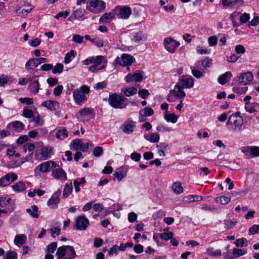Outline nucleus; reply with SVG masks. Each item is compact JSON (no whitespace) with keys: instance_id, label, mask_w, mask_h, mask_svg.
Listing matches in <instances>:
<instances>
[{"instance_id":"obj_2","label":"nucleus","mask_w":259,"mask_h":259,"mask_svg":"<svg viewBox=\"0 0 259 259\" xmlns=\"http://www.w3.org/2000/svg\"><path fill=\"white\" fill-rule=\"evenodd\" d=\"M56 255L57 259H74L76 253L73 246L63 245L58 248Z\"/></svg>"},{"instance_id":"obj_33","label":"nucleus","mask_w":259,"mask_h":259,"mask_svg":"<svg viewBox=\"0 0 259 259\" xmlns=\"http://www.w3.org/2000/svg\"><path fill=\"white\" fill-rule=\"evenodd\" d=\"M12 187L13 190L16 192H21L26 189L25 183L22 181H19L14 184Z\"/></svg>"},{"instance_id":"obj_54","label":"nucleus","mask_w":259,"mask_h":259,"mask_svg":"<svg viewBox=\"0 0 259 259\" xmlns=\"http://www.w3.org/2000/svg\"><path fill=\"white\" fill-rule=\"evenodd\" d=\"M161 239H163L165 241H167L169 239L172 238L174 236V234L172 232H163L159 234Z\"/></svg>"},{"instance_id":"obj_47","label":"nucleus","mask_w":259,"mask_h":259,"mask_svg":"<svg viewBox=\"0 0 259 259\" xmlns=\"http://www.w3.org/2000/svg\"><path fill=\"white\" fill-rule=\"evenodd\" d=\"M34 112L27 108H24L23 110L22 115L25 118H31L34 116Z\"/></svg>"},{"instance_id":"obj_39","label":"nucleus","mask_w":259,"mask_h":259,"mask_svg":"<svg viewBox=\"0 0 259 259\" xmlns=\"http://www.w3.org/2000/svg\"><path fill=\"white\" fill-rule=\"evenodd\" d=\"M121 92L125 96L130 97L137 94V89L135 87H130L122 89Z\"/></svg>"},{"instance_id":"obj_50","label":"nucleus","mask_w":259,"mask_h":259,"mask_svg":"<svg viewBox=\"0 0 259 259\" xmlns=\"http://www.w3.org/2000/svg\"><path fill=\"white\" fill-rule=\"evenodd\" d=\"M247 87H235L233 88V91L238 94H245L247 91Z\"/></svg>"},{"instance_id":"obj_5","label":"nucleus","mask_w":259,"mask_h":259,"mask_svg":"<svg viewBox=\"0 0 259 259\" xmlns=\"http://www.w3.org/2000/svg\"><path fill=\"white\" fill-rule=\"evenodd\" d=\"M243 123V119L242 117H236L234 114H231L227 121V125H230V130L234 132L239 131Z\"/></svg>"},{"instance_id":"obj_11","label":"nucleus","mask_w":259,"mask_h":259,"mask_svg":"<svg viewBox=\"0 0 259 259\" xmlns=\"http://www.w3.org/2000/svg\"><path fill=\"white\" fill-rule=\"evenodd\" d=\"M18 178L17 174L13 172H9L0 179V186L5 187L8 186Z\"/></svg>"},{"instance_id":"obj_25","label":"nucleus","mask_w":259,"mask_h":259,"mask_svg":"<svg viewBox=\"0 0 259 259\" xmlns=\"http://www.w3.org/2000/svg\"><path fill=\"white\" fill-rule=\"evenodd\" d=\"M136 127L135 122L130 120L126 121L123 125L122 131L126 134H132Z\"/></svg>"},{"instance_id":"obj_44","label":"nucleus","mask_w":259,"mask_h":259,"mask_svg":"<svg viewBox=\"0 0 259 259\" xmlns=\"http://www.w3.org/2000/svg\"><path fill=\"white\" fill-rule=\"evenodd\" d=\"M172 189L174 193L176 194H181L183 192V188L180 182H175L172 186Z\"/></svg>"},{"instance_id":"obj_38","label":"nucleus","mask_w":259,"mask_h":259,"mask_svg":"<svg viewBox=\"0 0 259 259\" xmlns=\"http://www.w3.org/2000/svg\"><path fill=\"white\" fill-rule=\"evenodd\" d=\"M38 208L35 205H33L30 208L26 209V212L30 214L34 218H38L39 214H38Z\"/></svg>"},{"instance_id":"obj_23","label":"nucleus","mask_w":259,"mask_h":259,"mask_svg":"<svg viewBox=\"0 0 259 259\" xmlns=\"http://www.w3.org/2000/svg\"><path fill=\"white\" fill-rule=\"evenodd\" d=\"M32 9V6L29 4H26L23 6V7H19L17 9L16 12L18 16L24 17L30 12Z\"/></svg>"},{"instance_id":"obj_62","label":"nucleus","mask_w":259,"mask_h":259,"mask_svg":"<svg viewBox=\"0 0 259 259\" xmlns=\"http://www.w3.org/2000/svg\"><path fill=\"white\" fill-rule=\"evenodd\" d=\"M19 101L22 104H26L28 105H30L33 103V100L32 98L28 97L26 98H20Z\"/></svg>"},{"instance_id":"obj_48","label":"nucleus","mask_w":259,"mask_h":259,"mask_svg":"<svg viewBox=\"0 0 259 259\" xmlns=\"http://www.w3.org/2000/svg\"><path fill=\"white\" fill-rule=\"evenodd\" d=\"M247 240L246 238H242L240 239H238L236 240L235 242V244L236 247H242L243 246H247Z\"/></svg>"},{"instance_id":"obj_59","label":"nucleus","mask_w":259,"mask_h":259,"mask_svg":"<svg viewBox=\"0 0 259 259\" xmlns=\"http://www.w3.org/2000/svg\"><path fill=\"white\" fill-rule=\"evenodd\" d=\"M35 145L32 143H26L24 145L23 149L24 152H26L27 151L29 152H32L35 149Z\"/></svg>"},{"instance_id":"obj_13","label":"nucleus","mask_w":259,"mask_h":259,"mask_svg":"<svg viewBox=\"0 0 259 259\" xmlns=\"http://www.w3.org/2000/svg\"><path fill=\"white\" fill-rule=\"evenodd\" d=\"M89 225V220L84 215L79 216L76 219V229L85 230Z\"/></svg>"},{"instance_id":"obj_19","label":"nucleus","mask_w":259,"mask_h":259,"mask_svg":"<svg viewBox=\"0 0 259 259\" xmlns=\"http://www.w3.org/2000/svg\"><path fill=\"white\" fill-rule=\"evenodd\" d=\"M194 80L192 76L184 77V76H183L181 79V85H180V86L183 89L192 88L194 86Z\"/></svg>"},{"instance_id":"obj_37","label":"nucleus","mask_w":259,"mask_h":259,"mask_svg":"<svg viewBox=\"0 0 259 259\" xmlns=\"http://www.w3.org/2000/svg\"><path fill=\"white\" fill-rule=\"evenodd\" d=\"M164 118L168 122L173 123L177 122L178 120L177 116L174 113H168L167 111L164 114Z\"/></svg>"},{"instance_id":"obj_49","label":"nucleus","mask_w":259,"mask_h":259,"mask_svg":"<svg viewBox=\"0 0 259 259\" xmlns=\"http://www.w3.org/2000/svg\"><path fill=\"white\" fill-rule=\"evenodd\" d=\"M231 200V199L229 197L227 196H220L216 198L215 201L218 203H220L222 204H226L229 203Z\"/></svg>"},{"instance_id":"obj_61","label":"nucleus","mask_w":259,"mask_h":259,"mask_svg":"<svg viewBox=\"0 0 259 259\" xmlns=\"http://www.w3.org/2000/svg\"><path fill=\"white\" fill-rule=\"evenodd\" d=\"M107 82L106 81L98 82L94 85V88L96 90L103 89L106 87Z\"/></svg>"},{"instance_id":"obj_4","label":"nucleus","mask_w":259,"mask_h":259,"mask_svg":"<svg viewBox=\"0 0 259 259\" xmlns=\"http://www.w3.org/2000/svg\"><path fill=\"white\" fill-rule=\"evenodd\" d=\"M106 4L102 0H90L87 1L86 9L94 14L101 12L105 9Z\"/></svg>"},{"instance_id":"obj_7","label":"nucleus","mask_w":259,"mask_h":259,"mask_svg":"<svg viewBox=\"0 0 259 259\" xmlns=\"http://www.w3.org/2000/svg\"><path fill=\"white\" fill-rule=\"evenodd\" d=\"M57 166V164L54 161H48L41 163L37 166L35 169V172H36L37 170H39L43 173L48 172L51 170H53Z\"/></svg>"},{"instance_id":"obj_63","label":"nucleus","mask_w":259,"mask_h":259,"mask_svg":"<svg viewBox=\"0 0 259 259\" xmlns=\"http://www.w3.org/2000/svg\"><path fill=\"white\" fill-rule=\"evenodd\" d=\"M236 223V221H233L231 220H226L224 221L225 227L228 229L233 228Z\"/></svg>"},{"instance_id":"obj_27","label":"nucleus","mask_w":259,"mask_h":259,"mask_svg":"<svg viewBox=\"0 0 259 259\" xmlns=\"http://www.w3.org/2000/svg\"><path fill=\"white\" fill-rule=\"evenodd\" d=\"M258 108L259 103L257 102L251 103L250 102H248L247 103H246L245 105V110L249 113H253L255 112L256 109Z\"/></svg>"},{"instance_id":"obj_52","label":"nucleus","mask_w":259,"mask_h":259,"mask_svg":"<svg viewBox=\"0 0 259 259\" xmlns=\"http://www.w3.org/2000/svg\"><path fill=\"white\" fill-rule=\"evenodd\" d=\"M64 66L61 63H57L54 67H53L52 73L53 74L61 73L63 69Z\"/></svg>"},{"instance_id":"obj_55","label":"nucleus","mask_w":259,"mask_h":259,"mask_svg":"<svg viewBox=\"0 0 259 259\" xmlns=\"http://www.w3.org/2000/svg\"><path fill=\"white\" fill-rule=\"evenodd\" d=\"M11 199L7 197H0V207H4L10 203Z\"/></svg>"},{"instance_id":"obj_34","label":"nucleus","mask_w":259,"mask_h":259,"mask_svg":"<svg viewBox=\"0 0 259 259\" xmlns=\"http://www.w3.org/2000/svg\"><path fill=\"white\" fill-rule=\"evenodd\" d=\"M68 136V132L66 128H62L57 131L55 137L57 139L63 140Z\"/></svg>"},{"instance_id":"obj_3","label":"nucleus","mask_w":259,"mask_h":259,"mask_svg":"<svg viewBox=\"0 0 259 259\" xmlns=\"http://www.w3.org/2000/svg\"><path fill=\"white\" fill-rule=\"evenodd\" d=\"M109 104L114 108H125L128 105L127 99L116 93L110 95L108 98Z\"/></svg>"},{"instance_id":"obj_64","label":"nucleus","mask_w":259,"mask_h":259,"mask_svg":"<svg viewBox=\"0 0 259 259\" xmlns=\"http://www.w3.org/2000/svg\"><path fill=\"white\" fill-rule=\"evenodd\" d=\"M249 15L248 14L244 13L240 18V25L246 23L249 20Z\"/></svg>"},{"instance_id":"obj_32","label":"nucleus","mask_w":259,"mask_h":259,"mask_svg":"<svg viewBox=\"0 0 259 259\" xmlns=\"http://www.w3.org/2000/svg\"><path fill=\"white\" fill-rule=\"evenodd\" d=\"M26 240V236L25 234L17 235L14 240L15 245L18 246H21L23 245Z\"/></svg>"},{"instance_id":"obj_58","label":"nucleus","mask_w":259,"mask_h":259,"mask_svg":"<svg viewBox=\"0 0 259 259\" xmlns=\"http://www.w3.org/2000/svg\"><path fill=\"white\" fill-rule=\"evenodd\" d=\"M93 153L95 157H99L103 154V148L100 146L96 147Z\"/></svg>"},{"instance_id":"obj_60","label":"nucleus","mask_w":259,"mask_h":259,"mask_svg":"<svg viewBox=\"0 0 259 259\" xmlns=\"http://www.w3.org/2000/svg\"><path fill=\"white\" fill-rule=\"evenodd\" d=\"M248 233L250 235H253L259 233V225H252L249 229Z\"/></svg>"},{"instance_id":"obj_1","label":"nucleus","mask_w":259,"mask_h":259,"mask_svg":"<svg viewBox=\"0 0 259 259\" xmlns=\"http://www.w3.org/2000/svg\"><path fill=\"white\" fill-rule=\"evenodd\" d=\"M90 91V88L86 85H83L80 89H76L73 91V98L75 103L78 105H82L87 101L86 95L89 93Z\"/></svg>"},{"instance_id":"obj_57","label":"nucleus","mask_w":259,"mask_h":259,"mask_svg":"<svg viewBox=\"0 0 259 259\" xmlns=\"http://www.w3.org/2000/svg\"><path fill=\"white\" fill-rule=\"evenodd\" d=\"M57 243L56 242H53L50 244L48 246L47 248V251L48 252L50 253H53L55 251L56 249L57 248Z\"/></svg>"},{"instance_id":"obj_31","label":"nucleus","mask_w":259,"mask_h":259,"mask_svg":"<svg viewBox=\"0 0 259 259\" xmlns=\"http://www.w3.org/2000/svg\"><path fill=\"white\" fill-rule=\"evenodd\" d=\"M52 149L51 147L41 146L40 148V154L44 158V159H47L50 158L52 154Z\"/></svg>"},{"instance_id":"obj_9","label":"nucleus","mask_w":259,"mask_h":259,"mask_svg":"<svg viewBox=\"0 0 259 259\" xmlns=\"http://www.w3.org/2000/svg\"><path fill=\"white\" fill-rule=\"evenodd\" d=\"M164 45L166 50L170 53H174L176 49L180 46L179 42L174 40L172 37L165 38L164 39Z\"/></svg>"},{"instance_id":"obj_41","label":"nucleus","mask_w":259,"mask_h":259,"mask_svg":"<svg viewBox=\"0 0 259 259\" xmlns=\"http://www.w3.org/2000/svg\"><path fill=\"white\" fill-rule=\"evenodd\" d=\"M72 186L71 182L69 184H66L63 192V196L67 198L72 192Z\"/></svg>"},{"instance_id":"obj_22","label":"nucleus","mask_w":259,"mask_h":259,"mask_svg":"<svg viewBox=\"0 0 259 259\" xmlns=\"http://www.w3.org/2000/svg\"><path fill=\"white\" fill-rule=\"evenodd\" d=\"M41 106L47 108L51 111H56L59 108V103L54 100H48L42 102Z\"/></svg>"},{"instance_id":"obj_56","label":"nucleus","mask_w":259,"mask_h":259,"mask_svg":"<svg viewBox=\"0 0 259 259\" xmlns=\"http://www.w3.org/2000/svg\"><path fill=\"white\" fill-rule=\"evenodd\" d=\"M250 155L252 157H258L259 156V147L258 146H251Z\"/></svg>"},{"instance_id":"obj_46","label":"nucleus","mask_w":259,"mask_h":259,"mask_svg":"<svg viewBox=\"0 0 259 259\" xmlns=\"http://www.w3.org/2000/svg\"><path fill=\"white\" fill-rule=\"evenodd\" d=\"M75 56L74 51L71 50L69 52L67 53L65 56L63 63L65 64H68L72 60V57Z\"/></svg>"},{"instance_id":"obj_8","label":"nucleus","mask_w":259,"mask_h":259,"mask_svg":"<svg viewBox=\"0 0 259 259\" xmlns=\"http://www.w3.org/2000/svg\"><path fill=\"white\" fill-rule=\"evenodd\" d=\"M114 12L118 17L121 19H127L132 14L131 8L127 6L116 7L114 9Z\"/></svg>"},{"instance_id":"obj_28","label":"nucleus","mask_w":259,"mask_h":259,"mask_svg":"<svg viewBox=\"0 0 259 259\" xmlns=\"http://www.w3.org/2000/svg\"><path fill=\"white\" fill-rule=\"evenodd\" d=\"M232 77V73L228 71L220 75L218 77V81L221 84L224 85L226 82L229 81Z\"/></svg>"},{"instance_id":"obj_30","label":"nucleus","mask_w":259,"mask_h":259,"mask_svg":"<svg viewBox=\"0 0 259 259\" xmlns=\"http://www.w3.org/2000/svg\"><path fill=\"white\" fill-rule=\"evenodd\" d=\"M247 253L246 249L243 250L239 248H235L233 249V255L230 257H226V259H234L241 256Z\"/></svg>"},{"instance_id":"obj_17","label":"nucleus","mask_w":259,"mask_h":259,"mask_svg":"<svg viewBox=\"0 0 259 259\" xmlns=\"http://www.w3.org/2000/svg\"><path fill=\"white\" fill-rule=\"evenodd\" d=\"M142 73H143V72H140L139 70H138L137 72L133 74L130 73L126 76L125 80L127 83L134 81L135 82H140L143 79V76Z\"/></svg>"},{"instance_id":"obj_16","label":"nucleus","mask_w":259,"mask_h":259,"mask_svg":"<svg viewBox=\"0 0 259 259\" xmlns=\"http://www.w3.org/2000/svg\"><path fill=\"white\" fill-rule=\"evenodd\" d=\"M51 176L54 179L59 181H64L67 180L65 171L61 168L58 167L53 169Z\"/></svg>"},{"instance_id":"obj_35","label":"nucleus","mask_w":259,"mask_h":259,"mask_svg":"<svg viewBox=\"0 0 259 259\" xmlns=\"http://www.w3.org/2000/svg\"><path fill=\"white\" fill-rule=\"evenodd\" d=\"M85 12V10L81 8L74 10L73 11V14L74 19L79 20H82L86 19L84 16Z\"/></svg>"},{"instance_id":"obj_45","label":"nucleus","mask_w":259,"mask_h":259,"mask_svg":"<svg viewBox=\"0 0 259 259\" xmlns=\"http://www.w3.org/2000/svg\"><path fill=\"white\" fill-rule=\"evenodd\" d=\"M79 113L82 116H85L89 114L94 115L95 112L94 109L90 108H84L82 109L79 110Z\"/></svg>"},{"instance_id":"obj_29","label":"nucleus","mask_w":259,"mask_h":259,"mask_svg":"<svg viewBox=\"0 0 259 259\" xmlns=\"http://www.w3.org/2000/svg\"><path fill=\"white\" fill-rule=\"evenodd\" d=\"M183 89V88L178 83L175 85V89L172 92L177 98H183L186 96V94Z\"/></svg>"},{"instance_id":"obj_12","label":"nucleus","mask_w":259,"mask_h":259,"mask_svg":"<svg viewBox=\"0 0 259 259\" xmlns=\"http://www.w3.org/2000/svg\"><path fill=\"white\" fill-rule=\"evenodd\" d=\"M48 60L45 58H38L37 59L32 58L30 59L25 64L26 69L28 71L33 69V67H36L41 63H46Z\"/></svg>"},{"instance_id":"obj_51","label":"nucleus","mask_w":259,"mask_h":259,"mask_svg":"<svg viewBox=\"0 0 259 259\" xmlns=\"http://www.w3.org/2000/svg\"><path fill=\"white\" fill-rule=\"evenodd\" d=\"M82 142L81 139H76L73 140L71 143V146L75 150H78L80 147Z\"/></svg>"},{"instance_id":"obj_24","label":"nucleus","mask_w":259,"mask_h":259,"mask_svg":"<svg viewBox=\"0 0 259 259\" xmlns=\"http://www.w3.org/2000/svg\"><path fill=\"white\" fill-rule=\"evenodd\" d=\"M115 13L114 9L109 13L104 14L99 19L100 23H109L113 19L115 18Z\"/></svg>"},{"instance_id":"obj_15","label":"nucleus","mask_w":259,"mask_h":259,"mask_svg":"<svg viewBox=\"0 0 259 259\" xmlns=\"http://www.w3.org/2000/svg\"><path fill=\"white\" fill-rule=\"evenodd\" d=\"M134 58L128 54H122L121 59L119 57H117L115 61L117 63H119L120 65L129 66L131 65L134 62Z\"/></svg>"},{"instance_id":"obj_14","label":"nucleus","mask_w":259,"mask_h":259,"mask_svg":"<svg viewBox=\"0 0 259 259\" xmlns=\"http://www.w3.org/2000/svg\"><path fill=\"white\" fill-rule=\"evenodd\" d=\"M61 190H58L55 192L52 195L50 199L47 202L48 206L52 208H56L58 207V204L60 202L59 196L61 194Z\"/></svg>"},{"instance_id":"obj_40","label":"nucleus","mask_w":259,"mask_h":259,"mask_svg":"<svg viewBox=\"0 0 259 259\" xmlns=\"http://www.w3.org/2000/svg\"><path fill=\"white\" fill-rule=\"evenodd\" d=\"M206 253L209 257H219L221 256L222 254V252L220 249H217L215 250H214L212 247H208L206 249Z\"/></svg>"},{"instance_id":"obj_42","label":"nucleus","mask_w":259,"mask_h":259,"mask_svg":"<svg viewBox=\"0 0 259 259\" xmlns=\"http://www.w3.org/2000/svg\"><path fill=\"white\" fill-rule=\"evenodd\" d=\"M30 121L34 122L36 126H41L44 123V120L41 118L38 112L36 113V116L35 114L34 115Z\"/></svg>"},{"instance_id":"obj_43","label":"nucleus","mask_w":259,"mask_h":259,"mask_svg":"<svg viewBox=\"0 0 259 259\" xmlns=\"http://www.w3.org/2000/svg\"><path fill=\"white\" fill-rule=\"evenodd\" d=\"M244 1L243 0H231V9H238L240 7L243 6Z\"/></svg>"},{"instance_id":"obj_6","label":"nucleus","mask_w":259,"mask_h":259,"mask_svg":"<svg viewBox=\"0 0 259 259\" xmlns=\"http://www.w3.org/2000/svg\"><path fill=\"white\" fill-rule=\"evenodd\" d=\"M27 77L28 82L29 83L28 87L29 91L34 94H37L40 90L39 82L38 79H36L37 76L33 75Z\"/></svg>"},{"instance_id":"obj_10","label":"nucleus","mask_w":259,"mask_h":259,"mask_svg":"<svg viewBox=\"0 0 259 259\" xmlns=\"http://www.w3.org/2000/svg\"><path fill=\"white\" fill-rule=\"evenodd\" d=\"M237 78L236 82L241 85H245L249 84L253 79V74L250 71L242 73Z\"/></svg>"},{"instance_id":"obj_21","label":"nucleus","mask_w":259,"mask_h":259,"mask_svg":"<svg viewBox=\"0 0 259 259\" xmlns=\"http://www.w3.org/2000/svg\"><path fill=\"white\" fill-rule=\"evenodd\" d=\"M130 37L133 41L138 43L143 40H146L147 39V35L144 33L143 31H139L138 32H133L130 33Z\"/></svg>"},{"instance_id":"obj_18","label":"nucleus","mask_w":259,"mask_h":259,"mask_svg":"<svg viewBox=\"0 0 259 259\" xmlns=\"http://www.w3.org/2000/svg\"><path fill=\"white\" fill-rule=\"evenodd\" d=\"M212 60L208 57H205L204 59L199 60L195 64V67L200 69H206L212 65Z\"/></svg>"},{"instance_id":"obj_20","label":"nucleus","mask_w":259,"mask_h":259,"mask_svg":"<svg viewBox=\"0 0 259 259\" xmlns=\"http://www.w3.org/2000/svg\"><path fill=\"white\" fill-rule=\"evenodd\" d=\"M93 57L94 60L92 62L93 65H96L98 67H100V69H103L106 67L107 61L104 56H97Z\"/></svg>"},{"instance_id":"obj_26","label":"nucleus","mask_w":259,"mask_h":259,"mask_svg":"<svg viewBox=\"0 0 259 259\" xmlns=\"http://www.w3.org/2000/svg\"><path fill=\"white\" fill-rule=\"evenodd\" d=\"M8 127L10 129L14 130L17 132H20L24 129V124L20 121H15L9 124Z\"/></svg>"},{"instance_id":"obj_36","label":"nucleus","mask_w":259,"mask_h":259,"mask_svg":"<svg viewBox=\"0 0 259 259\" xmlns=\"http://www.w3.org/2000/svg\"><path fill=\"white\" fill-rule=\"evenodd\" d=\"M144 138L151 143H155L158 142L160 139L159 135L157 133L151 134H145Z\"/></svg>"},{"instance_id":"obj_53","label":"nucleus","mask_w":259,"mask_h":259,"mask_svg":"<svg viewBox=\"0 0 259 259\" xmlns=\"http://www.w3.org/2000/svg\"><path fill=\"white\" fill-rule=\"evenodd\" d=\"M191 69L192 71V74L197 78H200L202 76H203V73L198 70L197 69V67L195 66L194 67H191Z\"/></svg>"}]
</instances>
